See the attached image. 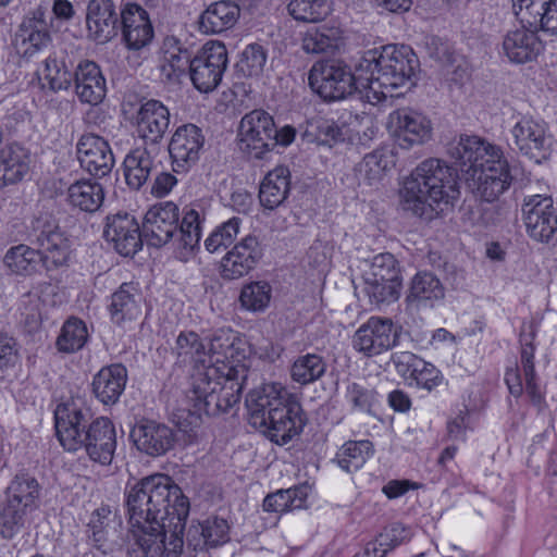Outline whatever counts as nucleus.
Here are the masks:
<instances>
[{
  "label": "nucleus",
  "mask_w": 557,
  "mask_h": 557,
  "mask_svg": "<svg viewBox=\"0 0 557 557\" xmlns=\"http://www.w3.org/2000/svg\"><path fill=\"white\" fill-rule=\"evenodd\" d=\"M132 527L129 557H178L189 500L166 474L143 478L125 493Z\"/></svg>",
  "instance_id": "1"
},
{
  "label": "nucleus",
  "mask_w": 557,
  "mask_h": 557,
  "mask_svg": "<svg viewBox=\"0 0 557 557\" xmlns=\"http://www.w3.org/2000/svg\"><path fill=\"white\" fill-rule=\"evenodd\" d=\"M235 338L230 329L215 330L209 337L207 356L221 366H209L193 375L189 398L198 418L201 412L219 416L239 403L248 370L245 364L230 361L235 355Z\"/></svg>",
  "instance_id": "2"
},
{
  "label": "nucleus",
  "mask_w": 557,
  "mask_h": 557,
  "mask_svg": "<svg viewBox=\"0 0 557 557\" xmlns=\"http://www.w3.org/2000/svg\"><path fill=\"white\" fill-rule=\"evenodd\" d=\"M399 196L404 210L432 220L459 197L457 170L441 159L424 160L404 180Z\"/></svg>",
  "instance_id": "3"
},
{
  "label": "nucleus",
  "mask_w": 557,
  "mask_h": 557,
  "mask_svg": "<svg viewBox=\"0 0 557 557\" xmlns=\"http://www.w3.org/2000/svg\"><path fill=\"white\" fill-rule=\"evenodd\" d=\"M246 407L251 426L278 445L299 435L306 424L297 397L281 383H265L250 391Z\"/></svg>",
  "instance_id": "4"
},
{
  "label": "nucleus",
  "mask_w": 557,
  "mask_h": 557,
  "mask_svg": "<svg viewBox=\"0 0 557 557\" xmlns=\"http://www.w3.org/2000/svg\"><path fill=\"white\" fill-rule=\"evenodd\" d=\"M180 210L172 201L152 206L145 214L143 234L149 246L160 248L172 243L176 259L189 261L199 249L205 212L200 206H187L178 228Z\"/></svg>",
  "instance_id": "5"
},
{
  "label": "nucleus",
  "mask_w": 557,
  "mask_h": 557,
  "mask_svg": "<svg viewBox=\"0 0 557 557\" xmlns=\"http://www.w3.org/2000/svg\"><path fill=\"white\" fill-rule=\"evenodd\" d=\"M419 60L406 45H386L363 53L357 63V77L366 85L368 101L394 97V91L409 87L419 69Z\"/></svg>",
  "instance_id": "6"
},
{
  "label": "nucleus",
  "mask_w": 557,
  "mask_h": 557,
  "mask_svg": "<svg viewBox=\"0 0 557 557\" xmlns=\"http://www.w3.org/2000/svg\"><path fill=\"white\" fill-rule=\"evenodd\" d=\"M28 238L37 248L20 244L11 247L3 257V264L12 274L30 275L39 263L51 270L67 262L69 240L51 214L40 213L32 220Z\"/></svg>",
  "instance_id": "7"
},
{
  "label": "nucleus",
  "mask_w": 557,
  "mask_h": 557,
  "mask_svg": "<svg viewBox=\"0 0 557 557\" xmlns=\"http://www.w3.org/2000/svg\"><path fill=\"white\" fill-rule=\"evenodd\" d=\"M309 84L326 101L345 99L355 91L366 94V85L357 77V65L351 72L341 60L317 62L310 70Z\"/></svg>",
  "instance_id": "8"
},
{
  "label": "nucleus",
  "mask_w": 557,
  "mask_h": 557,
  "mask_svg": "<svg viewBox=\"0 0 557 557\" xmlns=\"http://www.w3.org/2000/svg\"><path fill=\"white\" fill-rule=\"evenodd\" d=\"M273 116L263 109L246 113L238 127V148L250 160H264L275 148Z\"/></svg>",
  "instance_id": "9"
},
{
  "label": "nucleus",
  "mask_w": 557,
  "mask_h": 557,
  "mask_svg": "<svg viewBox=\"0 0 557 557\" xmlns=\"http://www.w3.org/2000/svg\"><path fill=\"white\" fill-rule=\"evenodd\" d=\"M227 63L225 45L221 41L207 42L190 63L189 76L195 88L200 92L214 90L222 81Z\"/></svg>",
  "instance_id": "10"
},
{
  "label": "nucleus",
  "mask_w": 557,
  "mask_h": 557,
  "mask_svg": "<svg viewBox=\"0 0 557 557\" xmlns=\"http://www.w3.org/2000/svg\"><path fill=\"white\" fill-rule=\"evenodd\" d=\"M515 172L516 168H511L503 151H499L498 158L485 161V164L466 180L472 182L469 185L481 199L493 202L510 187L516 177Z\"/></svg>",
  "instance_id": "11"
},
{
  "label": "nucleus",
  "mask_w": 557,
  "mask_h": 557,
  "mask_svg": "<svg viewBox=\"0 0 557 557\" xmlns=\"http://www.w3.org/2000/svg\"><path fill=\"white\" fill-rule=\"evenodd\" d=\"M511 134L520 153L536 163L548 159L552 152L553 137L544 121L532 116H522L513 125Z\"/></svg>",
  "instance_id": "12"
},
{
  "label": "nucleus",
  "mask_w": 557,
  "mask_h": 557,
  "mask_svg": "<svg viewBox=\"0 0 557 557\" xmlns=\"http://www.w3.org/2000/svg\"><path fill=\"white\" fill-rule=\"evenodd\" d=\"M54 422L60 444L69 451H76L82 448V437L92 421L88 408L71 400L57 406Z\"/></svg>",
  "instance_id": "13"
},
{
  "label": "nucleus",
  "mask_w": 557,
  "mask_h": 557,
  "mask_svg": "<svg viewBox=\"0 0 557 557\" xmlns=\"http://www.w3.org/2000/svg\"><path fill=\"white\" fill-rule=\"evenodd\" d=\"M399 333L388 318L371 317L352 336L354 348L366 357H374L398 344Z\"/></svg>",
  "instance_id": "14"
},
{
  "label": "nucleus",
  "mask_w": 557,
  "mask_h": 557,
  "mask_svg": "<svg viewBox=\"0 0 557 557\" xmlns=\"http://www.w3.org/2000/svg\"><path fill=\"white\" fill-rule=\"evenodd\" d=\"M387 125L403 149L424 144L432 134L430 120L410 108H400L391 112Z\"/></svg>",
  "instance_id": "15"
},
{
  "label": "nucleus",
  "mask_w": 557,
  "mask_h": 557,
  "mask_svg": "<svg viewBox=\"0 0 557 557\" xmlns=\"http://www.w3.org/2000/svg\"><path fill=\"white\" fill-rule=\"evenodd\" d=\"M502 149L478 136L460 135L447 145V154L467 176L479 170L485 161L498 158Z\"/></svg>",
  "instance_id": "16"
},
{
  "label": "nucleus",
  "mask_w": 557,
  "mask_h": 557,
  "mask_svg": "<svg viewBox=\"0 0 557 557\" xmlns=\"http://www.w3.org/2000/svg\"><path fill=\"white\" fill-rule=\"evenodd\" d=\"M264 248L258 236L248 234L234 244L221 260L220 273L224 280H238L259 264Z\"/></svg>",
  "instance_id": "17"
},
{
  "label": "nucleus",
  "mask_w": 557,
  "mask_h": 557,
  "mask_svg": "<svg viewBox=\"0 0 557 557\" xmlns=\"http://www.w3.org/2000/svg\"><path fill=\"white\" fill-rule=\"evenodd\" d=\"M523 221L529 236L548 243L557 231V213L552 197L532 195L522 205Z\"/></svg>",
  "instance_id": "18"
},
{
  "label": "nucleus",
  "mask_w": 557,
  "mask_h": 557,
  "mask_svg": "<svg viewBox=\"0 0 557 557\" xmlns=\"http://www.w3.org/2000/svg\"><path fill=\"white\" fill-rule=\"evenodd\" d=\"M205 145L202 131L194 124L178 126L169 143L173 171L186 173L197 164Z\"/></svg>",
  "instance_id": "19"
},
{
  "label": "nucleus",
  "mask_w": 557,
  "mask_h": 557,
  "mask_svg": "<svg viewBox=\"0 0 557 557\" xmlns=\"http://www.w3.org/2000/svg\"><path fill=\"white\" fill-rule=\"evenodd\" d=\"M103 236L124 257L134 256L143 246V231L135 216L126 212L107 216Z\"/></svg>",
  "instance_id": "20"
},
{
  "label": "nucleus",
  "mask_w": 557,
  "mask_h": 557,
  "mask_svg": "<svg viewBox=\"0 0 557 557\" xmlns=\"http://www.w3.org/2000/svg\"><path fill=\"white\" fill-rule=\"evenodd\" d=\"M135 125L145 146L158 149L170 126V110L159 100H147L136 112Z\"/></svg>",
  "instance_id": "21"
},
{
  "label": "nucleus",
  "mask_w": 557,
  "mask_h": 557,
  "mask_svg": "<svg viewBox=\"0 0 557 557\" xmlns=\"http://www.w3.org/2000/svg\"><path fill=\"white\" fill-rule=\"evenodd\" d=\"M81 166L96 177L107 176L115 160L109 143L94 133L83 134L76 144Z\"/></svg>",
  "instance_id": "22"
},
{
  "label": "nucleus",
  "mask_w": 557,
  "mask_h": 557,
  "mask_svg": "<svg viewBox=\"0 0 557 557\" xmlns=\"http://www.w3.org/2000/svg\"><path fill=\"white\" fill-rule=\"evenodd\" d=\"M82 448L90 460L109 466L116 449V431L112 421L100 417L90 423L82 437Z\"/></svg>",
  "instance_id": "23"
},
{
  "label": "nucleus",
  "mask_w": 557,
  "mask_h": 557,
  "mask_svg": "<svg viewBox=\"0 0 557 557\" xmlns=\"http://www.w3.org/2000/svg\"><path fill=\"white\" fill-rule=\"evenodd\" d=\"M120 13L112 0H89L86 25L89 37L98 44H106L117 35Z\"/></svg>",
  "instance_id": "24"
},
{
  "label": "nucleus",
  "mask_w": 557,
  "mask_h": 557,
  "mask_svg": "<svg viewBox=\"0 0 557 557\" xmlns=\"http://www.w3.org/2000/svg\"><path fill=\"white\" fill-rule=\"evenodd\" d=\"M121 29L126 47L139 50L153 38V27L148 12L136 3H126L120 11Z\"/></svg>",
  "instance_id": "25"
},
{
  "label": "nucleus",
  "mask_w": 557,
  "mask_h": 557,
  "mask_svg": "<svg viewBox=\"0 0 557 557\" xmlns=\"http://www.w3.org/2000/svg\"><path fill=\"white\" fill-rule=\"evenodd\" d=\"M131 437L138 450L152 457L164 455L174 445L172 429L153 420L137 422Z\"/></svg>",
  "instance_id": "26"
},
{
  "label": "nucleus",
  "mask_w": 557,
  "mask_h": 557,
  "mask_svg": "<svg viewBox=\"0 0 557 557\" xmlns=\"http://www.w3.org/2000/svg\"><path fill=\"white\" fill-rule=\"evenodd\" d=\"M50 41L48 23L45 20V13L40 9L36 10L33 16L25 17L22 21L14 37L16 51L26 59L33 58L46 48Z\"/></svg>",
  "instance_id": "27"
},
{
  "label": "nucleus",
  "mask_w": 557,
  "mask_h": 557,
  "mask_svg": "<svg viewBox=\"0 0 557 557\" xmlns=\"http://www.w3.org/2000/svg\"><path fill=\"white\" fill-rule=\"evenodd\" d=\"M512 10L522 24L557 35V0H512Z\"/></svg>",
  "instance_id": "28"
},
{
  "label": "nucleus",
  "mask_w": 557,
  "mask_h": 557,
  "mask_svg": "<svg viewBox=\"0 0 557 557\" xmlns=\"http://www.w3.org/2000/svg\"><path fill=\"white\" fill-rule=\"evenodd\" d=\"M75 66L63 52L51 53L36 72L41 90L53 94L70 90L74 81Z\"/></svg>",
  "instance_id": "29"
},
{
  "label": "nucleus",
  "mask_w": 557,
  "mask_h": 557,
  "mask_svg": "<svg viewBox=\"0 0 557 557\" xmlns=\"http://www.w3.org/2000/svg\"><path fill=\"white\" fill-rule=\"evenodd\" d=\"M75 94L82 103L100 104L107 95V82L99 65L90 60H83L75 66Z\"/></svg>",
  "instance_id": "30"
},
{
  "label": "nucleus",
  "mask_w": 557,
  "mask_h": 557,
  "mask_svg": "<svg viewBox=\"0 0 557 557\" xmlns=\"http://www.w3.org/2000/svg\"><path fill=\"white\" fill-rule=\"evenodd\" d=\"M158 149L137 147L131 150L123 162L124 177L127 186L139 190L157 172L160 162L156 160Z\"/></svg>",
  "instance_id": "31"
},
{
  "label": "nucleus",
  "mask_w": 557,
  "mask_h": 557,
  "mask_svg": "<svg viewBox=\"0 0 557 557\" xmlns=\"http://www.w3.org/2000/svg\"><path fill=\"white\" fill-rule=\"evenodd\" d=\"M502 49L510 62L522 64L533 61L541 53L543 45L535 30L522 26L506 33Z\"/></svg>",
  "instance_id": "32"
},
{
  "label": "nucleus",
  "mask_w": 557,
  "mask_h": 557,
  "mask_svg": "<svg viewBox=\"0 0 557 557\" xmlns=\"http://www.w3.org/2000/svg\"><path fill=\"white\" fill-rule=\"evenodd\" d=\"M127 379V369L122 363L102 367L92 379V393L103 405H114L122 396Z\"/></svg>",
  "instance_id": "33"
},
{
  "label": "nucleus",
  "mask_w": 557,
  "mask_h": 557,
  "mask_svg": "<svg viewBox=\"0 0 557 557\" xmlns=\"http://www.w3.org/2000/svg\"><path fill=\"white\" fill-rule=\"evenodd\" d=\"M445 297L440 278L429 271H420L410 281L406 301L417 308H434Z\"/></svg>",
  "instance_id": "34"
},
{
  "label": "nucleus",
  "mask_w": 557,
  "mask_h": 557,
  "mask_svg": "<svg viewBox=\"0 0 557 557\" xmlns=\"http://www.w3.org/2000/svg\"><path fill=\"white\" fill-rule=\"evenodd\" d=\"M30 170L29 152L17 144L0 149V189L16 185Z\"/></svg>",
  "instance_id": "35"
},
{
  "label": "nucleus",
  "mask_w": 557,
  "mask_h": 557,
  "mask_svg": "<svg viewBox=\"0 0 557 557\" xmlns=\"http://www.w3.org/2000/svg\"><path fill=\"white\" fill-rule=\"evenodd\" d=\"M239 16L240 8L235 1H215L200 14L199 29L203 34H221L233 28Z\"/></svg>",
  "instance_id": "36"
},
{
  "label": "nucleus",
  "mask_w": 557,
  "mask_h": 557,
  "mask_svg": "<svg viewBox=\"0 0 557 557\" xmlns=\"http://www.w3.org/2000/svg\"><path fill=\"white\" fill-rule=\"evenodd\" d=\"M41 486L28 472L21 471L10 481L4 491V498L32 513L39 508Z\"/></svg>",
  "instance_id": "37"
},
{
  "label": "nucleus",
  "mask_w": 557,
  "mask_h": 557,
  "mask_svg": "<svg viewBox=\"0 0 557 557\" xmlns=\"http://www.w3.org/2000/svg\"><path fill=\"white\" fill-rule=\"evenodd\" d=\"M141 297L133 283H124L111 295L109 311L111 320L122 325L127 321H134L141 313Z\"/></svg>",
  "instance_id": "38"
},
{
  "label": "nucleus",
  "mask_w": 557,
  "mask_h": 557,
  "mask_svg": "<svg viewBox=\"0 0 557 557\" xmlns=\"http://www.w3.org/2000/svg\"><path fill=\"white\" fill-rule=\"evenodd\" d=\"M534 332L529 335L521 334V350H520V363L521 370L525 381V393L530 398V401L535 406L539 411H542L546 407L545 395L541 391L536 382V373L534 368V352L535 346L533 345Z\"/></svg>",
  "instance_id": "39"
},
{
  "label": "nucleus",
  "mask_w": 557,
  "mask_h": 557,
  "mask_svg": "<svg viewBox=\"0 0 557 557\" xmlns=\"http://www.w3.org/2000/svg\"><path fill=\"white\" fill-rule=\"evenodd\" d=\"M289 177V170L283 165L265 175L259 189V200L263 208L273 210L284 202L290 188Z\"/></svg>",
  "instance_id": "40"
},
{
  "label": "nucleus",
  "mask_w": 557,
  "mask_h": 557,
  "mask_svg": "<svg viewBox=\"0 0 557 557\" xmlns=\"http://www.w3.org/2000/svg\"><path fill=\"white\" fill-rule=\"evenodd\" d=\"M163 57L160 64L162 75L169 79H177L190 69L193 52L177 38L166 37L162 46Z\"/></svg>",
  "instance_id": "41"
},
{
  "label": "nucleus",
  "mask_w": 557,
  "mask_h": 557,
  "mask_svg": "<svg viewBox=\"0 0 557 557\" xmlns=\"http://www.w3.org/2000/svg\"><path fill=\"white\" fill-rule=\"evenodd\" d=\"M104 199L102 186L90 180H81L70 185L67 200L71 206L85 212L97 211Z\"/></svg>",
  "instance_id": "42"
},
{
  "label": "nucleus",
  "mask_w": 557,
  "mask_h": 557,
  "mask_svg": "<svg viewBox=\"0 0 557 557\" xmlns=\"http://www.w3.org/2000/svg\"><path fill=\"white\" fill-rule=\"evenodd\" d=\"M403 283L399 281H381L372 274H362L361 293L370 305L380 307L391 305L400 297Z\"/></svg>",
  "instance_id": "43"
},
{
  "label": "nucleus",
  "mask_w": 557,
  "mask_h": 557,
  "mask_svg": "<svg viewBox=\"0 0 557 557\" xmlns=\"http://www.w3.org/2000/svg\"><path fill=\"white\" fill-rule=\"evenodd\" d=\"M342 41L338 27L320 26L308 29L302 38V49L307 53H327L335 51Z\"/></svg>",
  "instance_id": "44"
},
{
  "label": "nucleus",
  "mask_w": 557,
  "mask_h": 557,
  "mask_svg": "<svg viewBox=\"0 0 557 557\" xmlns=\"http://www.w3.org/2000/svg\"><path fill=\"white\" fill-rule=\"evenodd\" d=\"M373 453V444L368 440L348 441L339 448L334 461L346 472H355L367 462Z\"/></svg>",
  "instance_id": "45"
},
{
  "label": "nucleus",
  "mask_w": 557,
  "mask_h": 557,
  "mask_svg": "<svg viewBox=\"0 0 557 557\" xmlns=\"http://www.w3.org/2000/svg\"><path fill=\"white\" fill-rule=\"evenodd\" d=\"M310 487L298 485L287 490H278L269 494L263 500L265 511L285 512L302 508L308 497Z\"/></svg>",
  "instance_id": "46"
},
{
  "label": "nucleus",
  "mask_w": 557,
  "mask_h": 557,
  "mask_svg": "<svg viewBox=\"0 0 557 557\" xmlns=\"http://www.w3.org/2000/svg\"><path fill=\"white\" fill-rule=\"evenodd\" d=\"M172 350L180 364L187 366L206 362V346L200 336L193 331L181 332Z\"/></svg>",
  "instance_id": "47"
},
{
  "label": "nucleus",
  "mask_w": 557,
  "mask_h": 557,
  "mask_svg": "<svg viewBox=\"0 0 557 557\" xmlns=\"http://www.w3.org/2000/svg\"><path fill=\"white\" fill-rule=\"evenodd\" d=\"M89 337L85 322L78 318L67 319L55 341L57 349L63 354H74L81 350Z\"/></svg>",
  "instance_id": "48"
},
{
  "label": "nucleus",
  "mask_w": 557,
  "mask_h": 557,
  "mask_svg": "<svg viewBox=\"0 0 557 557\" xmlns=\"http://www.w3.org/2000/svg\"><path fill=\"white\" fill-rule=\"evenodd\" d=\"M325 371L326 363L320 355L306 354L294 361L290 376L298 384L308 385L321 379Z\"/></svg>",
  "instance_id": "49"
},
{
  "label": "nucleus",
  "mask_w": 557,
  "mask_h": 557,
  "mask_svg": "<svg viewBox=\"0 0 557 557\" xmlns=\"http://www.w3.org/2000/svg\"><path fill=\"white\" fill-rule=\"evenodd\" d=\"M389 164V157L383 149H376L366 154L356 166L358 180L367 185L379 182Z\"/></svg>",
  "instance_id": "50"
},
{
  "label": "nucleus",
  "mask_w": 557,
  "mask_h": 557,
  "mask_svg": "<svg viewBox=\"0 0 557 557\" xmlns=\"http://www.w3.org/2000/svg\"><path fill=\"white\" fill-rule=\"evenodd\" d=\"M267 60V48L261 44L252 42L247 45L240 52L236 66L244 76L258 77L263 73Z\"/></svg>",
  "instance_id": "51"
},
{
  "label": "nucleus",
  "mask_w": 557,
  "mask_h": 557,
  "mask_svg": "<svg viewBox=\"0 0 557 557\" xmlns=\"http://www.w3.org/2000/svg\"><path fill=\"white\" fill-rule=\"evenodd\" d=\"M29 512L12 504L5 498L0 502V535L3 539H12L25 524Z\"/></svg>",
  "instance_id": "52"
},
{
  "label": "nucleus",
  "mask_w": 557,
  "mask_h": 557,
  "mask_svg": "<svg viewBox=\"0 0 557 557\" xmlns=\"http://www.w3.org/2000/svg\"><path fill=\"white\" fill-rule=\"evenodd\" d=\"M271 292L272 288L268 282H251L243 287L239 300L248 310L262 311L270 302Z\"/></svg>",
  "instance_id": "53"
},
{
  "label": "nucleus",
  "mask_w": 557,
  "mask_h": 557,
  "mask_svg": "<svg viewBox=\"0 0 557 557\" xmlns=\"http://www.w3.org/2000/svg\"><path fill=\"white\" fill-rule=\"evenodd\" d=\"M363 274H372V276L381 281H399L403 283L401 270L397 259L389 252H383L374 256Z\"/></svg>",
  "instance_id": "54"
},
{
  "label": "nucleus",
  "mask_w": 557,
  "mask_h": 557,
  "mask_svg": "<svg viewBox=\"0 0 557 557\" xmlns=\"http://www.w3.org/2000/svg\"><path fill=\"white\" fill-rule=\"evenodd\" d=\"M287 9L295 20L310 23L322 20L329 13L325 0H292Z\"/></svg>",
  "instance_id": "55"
},
{
  "label": "nucleus",
  "mask_w": 557,
  "mask_h": 557,
  "mask_svg": "<svg viewBox=\"0 0 557 557\" xmlns=\"http://www.w3.org/2000/svg\"><path fill=\"white\" fill-rule=\"evenodd\" d=\"M242 225V219L234 216L222 225L216 227L210 236L205 240V247L209 252H215L221 247H228L234 243L237 235L239 234Z\"/></svg>",
  "instance_id": "56"
},
{
  "label": "nucleus",
  "mask_w": 557,
  "mask_h": 557,
  "mask_svg": "<svg viewBox=\"0 0 557 557\" xmlns=\"http://www.w3.org/2000/svg\"><path fill=\"white\" fill-rule=\"evenodd\" d=\"M443 375L441 371L432 363L421 359V364L417 368L410 386L426 389L428 392L433 391L443 383Z\"/></svg>",
  "instance_id": "57"
},
{
  "label": "nucleus",
  "mask_w": 557,
  "mask_h": 557,
  "mask_svg": "<svg viewBox=\"0 0 557 557\" xmlns=\"http://www.w3.org/2000/svg\"><path fill=\"white\" fill-rule=\"evenodd\" d=\"M348 403L355 410L371 413L376 404V393L358 383H351L347 387L346 394Z\"/></svg>",
  "instance_id": "58"
},
{
  "label": "nucleus",
  "mask_w": 557,
  "mask_h": 557,
  "mask_svg": "<svg viewBox=\"0 0 557 557\" xmlns=\"http://www.w3.org/2000/svg\"><path fill=\"white\" fill-rule=\"evenodd\" d=\"M419 356L410 351H396L391 356V362L397 372L408 384L412 380L419 364H421Z\"/></svg>",
  "instance_id": "59"
},
{
  "label": "nucleus",
  "mask_w": 557,
  "mask_h": 557,
  "mask_svg": "<svg viewBox=\"0 0 557 557\" xmlns=\"http://www.w3.org/2000/svg\"><path fill=\"white\" fill-rule=\"evenodd\" d=\"M203 528V534L209 542L210 547H218L228 541L230 527L224 519L214 518L212 520H206L202 523H198Z\"/></svg>",
  "instance_id": "60"
},
{
  "label": "nucleus",
  "mask_w": 557,
  "mask_h": 557,
  "mask_svg": "<svg viewBox=\"0 0 557 557\" xmlns=\"http://www.w3.org/2000/svg\"><path fill=\"white\" fill-rule=\"evenodd\" d=\"M409 531L400 523H395L391 528L385 529L379 535L376 542L381 548H387V552L400 545L409 539Z\"/></svg>",
  "instance_id": "61"
},
{
  "label": "nucleus",
  "mask_w": 557,
  "mask_h": 557,
  "mask_svg": "<svg viewBox=\"0 0 557 557\" xmlns=\"http://www.w3.org/2000/svg\"><path fill=\"white\" fill-rule=\"evenodd\" d=\"M315 129L318 138L324 144L344 139L343 128L333 120H317Z\"/></svg>",
  "instance_id": "62"
},
{
  "label": "nucleus",
  "mask_w": 557,
  "mask_h": 557,
  "mask_svg": "<svg viewBox=\"0 0 557 557\" xmlns=\"http://www.w3.org/2000/svg\"><path fill=\"white\" fill-rule=\"evenodd\" d=\"M187 547L196 553V557H207V550L210 547L209 542L203 534V528L199 524H193L186 535Z\"/></svg>",
  "instance_id": "63"
},
{
  "label": "nucleus",
  "mask_w": 557,
  "mask_h": 557,
  "mask_svg": "<svg viewBox=\"0 0 557 557\" xmlns=\"http://www.w3.org/2000/svg\"><path fill=\"white\" fill-rule=\"evenodd\" d=\"M18 358L16 342L7 334H0V371L13 367Z\"/></svg>",
  "instance_id": "64"
}]
</instances>
